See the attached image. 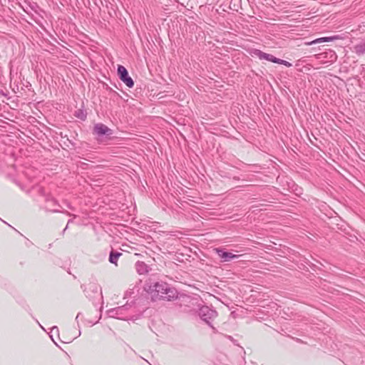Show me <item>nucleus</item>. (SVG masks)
Wrapping results in <instances>:
<instances>
[{
    "label": "nucleus",
    "instance_id": "obj_7",
    "mask_svg": "<svg viewBox=\"0 0 365 365\" xmlns=\"http://www.w3.org/2000/svg\"><path fill=\"white\" fill-rule=\"evenodd\" d=\"M215 250L218 257L220 258L221 262H229L232 259L238 258L240 256L237 255H234L232 252H226L223 249L220 248H216Z\"/></svg>",
    "mask_w": 365,
    "mask_h": 365
},
{
    "label": "nucleus",
    "instance_id": "obj_15",
    "mask_svg": "<svg viewBox=\"0 0 365 365\" xmlns=\"http://www.w3.org/2000/svg\"><path fill=\"white\" fill-rule=\"evenodd\" d=\"M80 335H81V331H79L76 334H75L74 336H73L70 337L69 339H68V341L61 340V341L63 342V343H69V342L72 341L73 339H75L77 337H78Z\"/></svg>",
    "mask_w": 365,
    "mask_h": 365
},
{
    "label": "nucleus",
    "instance_id": "obj_16",
    "mask_svg": "<svg viewBox=\"0 0 365 365\" xmlns=\"http://www.w3.org/2000/svg\"><path fill=\"white\" fill-rule=\"evenodd\" d=\"M73 222V220H69L68 221L67 225H66V228L64 229V231H65V230H66V229L68 227V224H70V223H71V222Z\"/></svg>",
    "mask_w": 365,
    "mask_h": 365
},
{
    "label": "nucleus",
    "instance_id": "obj_3",
    "mask_svg": "<svg viewBox=\"0 0 365 365\" xmlns=\"http://www.w3.org/2000/svg\"><path fill=\"white\" fill-rule=\"evenodd\" d=\"M199 316L202 320L206 322L212 329V321L217 317V312L208 306H202L199 309Z\"/></svg>",
    "mask_w": 365,
    "mask_h": 365
},
{
    "label": "nucleus",
    "instance_id": "obj_13",
    "mask_svg": "<svg viewBox=\"0 0 365 365\" xmlns=\"http://www.w3.org/2000/svg\"><path fill=\"white\" fill-rule=\"evenodd\" d=\"M121 255L122 254L118 252H111L110 253V256H109L110 262L112 264H117L118 259L119 257L121 256Z\"/></svg>",
    "mask_w": 365,
    "mask_h": 365
},
{
    "label": "nucleus",
    "instance_id": "obj_1",
    "mask_svg": "<svg viewBox=\"0 0 365 365\" xmlns=\"http://www.w3.org/2000/svg\"><path fill=\"white\" fill-rule=\"evenodd\" d=\"M133 309V304L126 303L123 306L108 309L107 313L110 317L116 318L121 320H129L131 319L130 314Z\"/></svg>",
    "mask_w": 365,
    "mask_h": 365
},
{
    "label": "nucleus",
    "instance_id": "obj_14",
    "mask_svg": "<svg viewBox=\"0 0 365 365\" xmlns=\"http://www.w3.org/2000/svg\"><path fill=\"white\" fill-rule=\"evenodd\" d=\"M278 63V64H282V65H284L287 67H291L292 66V63L285 61V60H282V59H280V58H277V63Z\"/></svg>",
    "mask_w": 365,
    "mask_h": 365
},
{
    "label": "nucleus",
    "instance_id": "obj_10",
    "mask_svg": "<svg viewBox=\"0 0 365 365\" xmlns=\"http://www.w3.org/2000/svg\"><path fill=\"white\" fill-rule=\"evenodd\" d=\"M99 287L96 283H89L85 288L84 292L88 297H91L89 292H92L94 294H97L98 292Z\"/></svg>",
    "mask_w": 365,
    "mask_h": 365
},
{
    "label": "nucleus",
    "instance_id": "obj_2",
    "mask_svg": "<svg viewBox=\"0 0 365 365\" xmlns=\"http://www.w3.org/2000/svg\"><path fill=\"white\" fill-rule=\"evenodd\" d=\"M153 290L156 292L161 298L170 301L177 297V291L168 287V284L156 282L153 285Z\"/></svg>",
    "mask_w": 365,
    "mask_h": 365
},
{
    "label": "nucleus",
    "instance_id": "obj_6",
    "mask_svg": "<svg viewBox=\"0 0 365 365\" xmlns=\"http://www.w3.org/2000/svg\"><path fill=\"white\" fill-rule=\"evenodd\" d=\"M46 203L44 209L46 211L51 212H61L59 210V207H61L60 205L58 203L57 200H55L51 196H47L46 197Z\"/></svg>",
    "mask_w": 365,
    "mask_h": 365
},
{
    "label": "nucleus",
    "instance_id": "obj_5",
    "mask_svg": "<svg viewBox=\"0 0 365 365\" xmlns=\"http://www.w3.org/2000/svg\"><path fill=\"white\" fill-rule=\"evenodd\" d=\"M252 56H256L260 60H266L272 63H277V58L272 54L266 53L259 49H252L250 51Z\"/></svg>",
    "mask_w": 365,
    "mask_h": 365
},
{
    "label": "nucleus",
    "instance_id": "obj_17",
    "mask_svg": "<svg viewBox=\"0 0 365 365\" xmlns=\"http://www.w3.org/2000/svg\"><path fill=\"white\" fill-rule=\"evenodd\" d=\"M54 329H56L58 331V327L56 326L53 327L51 330L53 331Z\"/></svg>",
    "mask_w": 365,
    "mask_h": 365
},
{
    "label": "nucleus",
    "instance_id": "obj_4",
    "mask_svg": "<svg viewBox=\"0 0 365 365\" xmlns=\"http://www.w3.org/2000/svg\"><path fill=\"white\" fill-rule=\"evenodd\" d=\"M118 74L119 78L128 87L133 88L134 86V82L133 79L128 76V73L127 69L121 65H119L118 67Z\"/></svg>",
    "mask_w": 365,
    "mask_h": 365
},
{
    "label": "nucleus",
    "instance_id": "obj_8",
    "mask_svg": "<svg viewBox=\"0 0 365 365\" xmlns=\"http://www.w3.org/2000/svg\"><path fill=\"white\" fill-rule=\"evenodd\" d=\"M94 133L99 136L104 135H110L112 134L111 130L103 123H98L95 125Z\"/></svg>",
    "mask_w": 365,
    "mask_h": 365
},
{
    "label": "nucleus",
    "instance_id": "obj_11",
    "mask_svg": "<svg viewBox=\"0 0 365 365\" xmlns=\"http://www.w3.org/2000/svg\"><path fill=\"white\" fill-rule=\"evenodd\" d=\"M135 268L138 273L140 274H143L148 272V267L147 264L143 262L138 261L135 263Z\"/></svg>",
    "mask_w": 365,
    "mask_h": 365
},
{
    "label": "nucleus",
    "instance_id": "obj_9",
    "mask_svg": "<svg viewBox=\"0 0 365 365\" xmlns=\"http://www.w3.org/2000/svg\"><path fill=\"white\" fill-rule=\"evenodd\" d=\"M337 38H338V36H329V37H322V38H317L312 41L307 42L305 44L306 45H312V44L319 43H322V42H329V41H332Z\"/></svg>",
    "mask_w": 365,
    "mask_h": 365
},
{
    "label": "nucleus",
    "instance_id": "obj_12",
    "mask_svg": "<svg viewBox=\"0 0 365 365\" xmlns=\"http://www.w3.org/2000/svg\"><path fill=\"white\" fill-rule=\"evenodd\" d=\"M354 51L359 56L365 54V40L354 46Z\"/></svg>",
    "mask_w": 365,
    "mask_h": 365
},
{
    "label": "nucleus",
    "instance_id": "obj_18",
    "mask_svg": "<svg viewBox=\"0 0 365 365\" xmlns=\"http://www.w3.org/2000/svg\"><path fill=\"white\" fill-rule=\"evenodd\" d=\"M79 314L76 316V319L77 320L78 319Z\"/></svg>",
    "mask_w": 365,
    "mask_h": 365
}]
</instances>
